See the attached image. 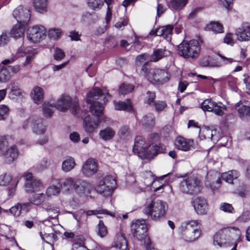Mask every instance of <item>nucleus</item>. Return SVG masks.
Returning <instances> with one entry per match:
<instances>
[{
	"label": "nucleus",
	"instance_id": "nucleus-1",
	"mask_svg": "<svg viewBox=\"0 0 250 250\" xmlns=\"http://www.w3.org/2000/svg\"><path fill=\"white\" fill-rule=\"evenodd\" d=\"M110 98L108 91L106 89L101 90L95 87L87 94L86 102L91 104L90 107V112L97 117L96 119H92L89 116H86L83 121L84 130L88 133H92L98 127L100 122V116L102 114L104 106L102 103L97 100L106 102Z\"/></svg>",
	"mask_w": 250,
	"mask_h": 250
},
{
	"label": "nucleus",
	"instance_id": "nucleus-2",
	"mask_svg": "<svg viewBox=\"0 0 250 250\" xmlns=\"http://www.w3.org/2000/svg\"><path fill=\"white\" fill-rule=\"evenodd\" d=\"M133 151L142 159L151 160L160 152V146L154 144L148 145L142 136H137L135 140Z\"/></svg>",
	"mask_w": 250,
	"mask_h": 250
},
{
	"label": "nucleus",
	"instance_id": "nucleus-3",
	"mask_svg": "<svg viewBox=\"0 0 250 250\" xmlns=\"http://www.w3.org/2000/svg\"><path fill=\"white\" fill-rule=\"evenodd\" d=\"M167 208L166 202L162 200H152L146 203L144 212L150 215L152 219L157 220L165 216Z\"/></svg>",
	"mask_w": 250,
	"mask_h": 250
},
{
	"label": "nucleus",
	"instance_id": "nucleus-4",
	"mask_svg": "<svg viewBox=\"0 0 250 250\" xmlns=\"http://www.w3.org/2000/svg\"><path fill=\"white\" fill-rule=\"evenodd\" d=\"M200 49L196 40L183 42L178 46V53L185 58H194L198 56Z\"/></svg>",
	"mask_w": 250,
	"mask_h": 250
},
{
	"label": "nucleus",
	"instance_id": "nucleus-5",
	"mask_svg": "<svg viewBox=\"0 0 250 250\" xmlns=\"http://www.w3.org/2000/svg\"><path fill=\"white\" fill-rule=\"evenodd\" d=\"M116 182L114 177L107 176L101 180L95 188L96 191L104 196H110L116 188Z\"/></svg>",
	"mask_w": 250,
	"mask_h": 250
},
{
	"label": "nucleus",
	"instance_id": "nucleus-6",
	"mask_svg": "<svg viewBox=\"0 0 250 250\" xmlns=\"http://www.w3.org/2000/svg\"><path fill=\"white\" fill-rule=\"evenodd\" d=\"M56 108L61 111H65L70 108L71 113L75 115L79 110L78 100L72 101L71 97L66 94H62L58 99L55 105Z\"/></svg>",
	"mask_w": 250,
	"mask_h": 250
},
{
	"label": "nucleus",
	"instance_id": "nucleus-7",
	"mask_svg": "<svg viewBox=\"0 0 250 250\" xmlns=\"http://www.w3.org/2000/svg\"><path fill=\"white\" fill-rule=\"evenodd\" d=\"M200 188V181L194 175L184 179L180 184V189L184 193L193 194L198 192Z\"/></svg>",
	"mask_w": 250,
	"mask_h": 250
},
{
	"label": "nucleus",
	"instance_id": "nucleus-8",
	"mask_svg": "<svg viewBox=\"0 0 250 250\" xmlns=\"http://www.w3.org/2000/svg\"><path fill=\"white\" fill-rule=\"evenodd\" d=\"M46 30L42 25H35L28 28L27 37L33 43L40 42L46 36Z\"/></svg>",
	"mask_w": 250,
	"mask_h": 250
},
{
	"label": "nucleus",
	"instance_id": "nucleus-9",
	"mask_svg": "<svg viewBox=\"0 0 250 250\" xmlns=\"http://www.w3.org/2000/svg\"><path fill=\"white\" fill-rule=\"evenodd\" d=\"M153 83H162L168 80V73L164 70L151 69L145 75Z\"/></svg>",
	"mask_w": 250,
	"mask_h": 250
},
{
	"label": "nucleus",
	"instance_id": "nucleus-10",
	"mask_svg": "<svg viewBox=\"0 0 250 250\" xmlns=\"http://www.w3.org/2000/svg\"><path fill=\"white\" fill-rule=\"evenodd\" d=\"M61 189L64 192H69L74 190L78 194H80V181L79 179L68 177L63 181L59 182Z\"/></svg>",
	"mask_w": 250,
	"mask_h": 250
},
{
	"label": "nucleus",
	"instance_id": "nucleus-11",
	"mask_svg": "<svg viewBox=\"0 0 250 250\" xmlns=\"http://www.w3.org/2000/svg\"><path fill=\"white\" fill-rule=\"evenodd\" d=\"M14 18L17 20L18 23L28 25L30 18V11L27 8H24L20 6L14 9L13 12Z\"/></svg>",
	"mask_w": 250,
	"mask_h": 250
},
{
	"label": "nucleus",
	"instance_id": "nucleus-12",
	"mask_svg": "<svg viewBox=\"0 0 250 250\" xmlns=\"http://www.w3.org/2000/svg\"><path fill=\"white\" fill-rule=\"evenodd\" d=\"M221 175L216 171H209L207 173L206 185L214 190L219 188L221 183Z\"/></svg>",
	"mask_w": 250,
	"mask_h": 250
},
{
	"label": "nucleus",
	"instance_id": "nucleus-13",
	"mask_svg": "<svg viewBox=\"0 0 250 250\" xmlns=\"http://www.w3.org/2000/svg\"><path fill=\"white\" fill-rule=\"evenodd\" d=\"M28 122L30 123L32 129L35 133L39 135L44 134L46 129V124L42 119L39 118H31Z\"/></svg>",
	"mask_w": 250,
	"mask_h": 250
},
{
	"label": "nucleus",
	"instance_id": "nucleus-14",
	"mask_svg": "<svg viewBox=\"0 0 250 250\" xmlns=\"http://www.w3.org/2000/svg\"><path fill=\"white\" fill-rule=\"evenodd\" d=\"M193 140L187 139L181 136L177 137L175 141V147L178 150L188 151L193 148Z\"/></svg>",
	"mask_w": 250,
	"mask_h": 250
},
{
	"label": "nucleus",
	"instance_id": "nucleus-15",
	"mask_svg": "<svg viewBox=\"0 0 250 250\" xmlns=\"http://www.w3.org/2000/svg\"><path fill=\"white\" fill-rule=\"evenodd\" d=\"M98 170V164L95 160L89 158L85 162L82 168V172L86 176H91Z\"/></svg>",
	"mask_w": 250,
	"mask_h": 250
},
{
	"label": "nucleus",
	"instance_id": "nucleus-16",
	"mask_svg": "<svg viewBox=\"0 0 250 250\" xmlns=\"http://www.w3.org/2000/svg\"><path fill=\"white\" fill-rule=\"evenodd\" d=\"M194 209L198 214L203 215L207 213L208 206L207 200L203 197H197L193 201Z\"/></svg>",
	"mask_w": 250,
	"mask_h": 250
},
{
	"label": "nucleus",
	"instance_id": "nucleus-17",
	"mask_svg": "<svg viewBox=\"0 0 250 250\" xmlns=\"http://www.w3.org/2000/svg\"><path fill=\"white\" fill-rule=\"evenodd\" d=\"M236 35L239 41H249L250 40V24L248 23H244L237 30Z\"/></svg>",
	"mask_w": 250,
	"mask_h": 250
},
{
	"label": "nucleus",
	"instance_id": "nucleus-18",
	"mask_svg": "<svg viewBox=\"0 0 250 250\" xmlns=\"http://www.w3.org/2000/svg\"><path fill=\"white\" fill-rule=\"evenodd\" d=\"M17 55L19 57L26 56V59L24 63V66H26L29 64L34 56V50H33L30 47H25L21 46L17 51Z\"/></svg>",
	"mask_w": 250,
	"mask_h": 250
},
{
	"label": "nucleus",
	"instance_id": "nucleus-19",
	"mask_svg": "<svg viewBox=\"0 0 250 250\" xmlns=\"http://www.w3.org/2000/svg\"><path fill=\"white\" fill-rule=\"evenodd\" d=\"M1 156L3 157L5 162L7 164H11L17 159L18 156V150L16 146H12L9 147L4 154Z\"/></svg>",
	"mask_w": 250,
	"mask_h": 250
},
{
	"label": "nucleus",
	"instance_id": "nucleus-20",
	"mask_svg": "<svg viewBox=\"0 0 250 250\" xmlns=\"http://www.w3.org/2000/svg\"><path fill=\"white\" fill-rule=\"evenodd\" d=\"M30 96L33 102L36 104H40L44 99V91L42 88L37 86L32 90Z\"/></svg>",
	"mask_w": 250,
	"mask_h": 250
},
{
	"label": "nucleus",
	"instance_id": "nucleus-21",
	"mask_svg": "<svg viewBox=\"0 0 250 250\" xmlns=\"http://www.w3.org/2000/svg\"><path fill=\"white\" fill-rule=\"evenodd\" d=\"M25 190L28 192L39 191L44 188L43 183L39 179H34L32 182L25 183Z\"/></svg>",
	"mask_w": 250,
	"mask_h": 250
},
{
	"label": "nucleus",
	"instance_id": "nucleus-22",
	"mask_svg": "<svg viewBox=\"0 0 250 250\" xmlns=\"http://www.w3.org/2000/svg\"><path fill=\"white\" fill-rule=\"evenodd\" d=\"M186 224V229H187L189 232L199 234L202 233V225L198 221L191 220L187 222Z\"/></svg>",
	"mask_w": 250,
	"mask_h": 250
},
{
	"label": "nucleus",
	"instance_id": "nucleus-23",
	"mask_svg": "<svg viewBox=\"0 0 250 250\" xmlns=\"http://www.w3.org/2000/svg\"><path fill=\"white\" fill-rule=\"evenodd\" d=\"M131 230L132 233L138 234H144L147 232V228L145 224V221H136L132 224Z\"/></svg>",
	"mask_w": 250,
	"mask_h": 250
},
{
	"label": "nucleus",
	"instance_id": "nucleus-24",
	"mask_svg": "<svg viewBox=\"0 0 250 250\" xmlns=\"http://www.w3.org/2000/svg\"><path fill=\"white\" fill-rule=\"evenodd\" d=\"M216 130L212 127L205 126L200 129L199 137L201 139H210L212 140Z\"/></svg>",
	"mask_w": 250,
	"mask_h": 250
},
{
	"label": "nucleus",
	"instance_id": "nucleus-25",
	"mask_svg": "<svg viewBox=\"0 0 250 250\" xmlns=\"http://www.w3.org/2000/svg\"><path fill=\"white\" fill-rule=\"evenodd\" d=\"M114 106L115 109L117 110H125L127 112L133 111V106L129 99L125 102H114Z\"/></svg>",
	"mask_w": 250,
	"mask_h": 250
},
{
	"label": "nucleus",
	"instance_id": "nucleus-26",
	"mask_svg": "<svg viewBox=\"0 0 250 250\" xmlns=\"http://www.w3.org/2000/svg\"><path fill=\"white\" fill-rule=\"evenodd\" d=\"M27 25L23 23H18L15 25L11 31V35L14 38H19L22 37L24 34L25 27Z\"/></svg>",
	"mask_w": 250,
	"mask_h": 250
},
{
	"label": "nucleus",
	"instance_id": "nucleus-27",
	"mask_svg": "<svg viewBox=\"0 0 250 250\" xmlns=\"http://www.w3.org/2000/svg\"><path fill=\"white\" fill-rule=\"evenodd\" d=\"M48 0H33V5L35 10L40 13L47 11Z\"/></svg>",
	"mask_w": 250,
	"mask_h": 250
},
{
	"label": "nucleus",
	"instance_id": "nucleus-28",
	"mask_svg": "<svg viewBox=\"0 0 250 250\" xmlns=\"http://www.w3.org/2000/svg\"><path fill=\"white\" fill-rule=\"evenodd\" d=\"M173 29V27L171 25H167L157 28V33L158 36H162L166 39L168 38L172 35Z\"/></svg>",
	"mask_w": 250,
	"mask_h": 250
},
{
	"label": "nucleus",
	"instance_id": "nucleus-29",
	"mask_svg": "<svg viewBox=\"0 0 250 250\" xmlns=\"http://www.w3.org/2000/svg\"><path fill=\"white\" fill-rule=\"evenodd\" d=\"M155 117L152 114L145 115L141 121L142 125L146 129L151 128L154 126Z\"/></svg>",
	"mask_w": 250,
	"mask_h": 250
},
{
	"label": "nucleus",
	"instance_id": "nucleus-30",
	"mask_svg": "<svg viewBox=\"0 0 250 250\" xmlns=\"http://www.w3.org/2000/svg\"><path fill=\"white\" fill-rule=\"evenodd\" d=\"M67 239H71V241L73 242V247L77 248L78 246H80V249L85 250L83 246L84 239L82 235H65Z\"/></svg>",
	"mask_w": 250,
	"mask_h": 250
},
{
	"label": "nucleus",
	"instance_id": "nucleus-31",
	"mask_svg": "<svg viewBox=\"0 0 250 250\" xmlns=\"http://www.w3.org/2000/svg\"><path fill=\"white\" fill-rule=\"evenodd\" d=\"M239 173L236 170H230L227 172L223 173L221 175L222 178L229 183H232L233 180L237 179Z\"/></svg>",
	"mask_w": 250,
	"mask_h": 250
},
{
	"label": "nucleus",
	"instance_id": "nucleus-32",
	"mask_svg": "<svg viewBox=\"0 0 250 250\" xmlns=\"http://www.w3.org/2000/svg\"><path fill=\"white\" fill-rule=\"evenodd\" d=\"M76 164L73 158L67 157L62 163V169L64 172L71 170L75 167Z\"/></svg>",
	"mask_w": 250,
	"mask_h": 250
},
{
	"label": "nucleus",
	"instance_id": "nucleus-33",
	"mask_svg": "<svg viewBox=\"0 0 250 250\" xmlns=\"http://www.w3.org/2000/svg\"><path fill=\"white\" fill-rule=\"evenodd\" d=\"M166 56V50L163 48L155 49L150 56V61L156 62Z\"/></svg>",
	"mask_w": 250,
	"mask_h": 250
},
{
	"label": "nucleus",
	"instance_id": "nucleus-34",
	"mask_svg": "<svg viewBox=\"0 0 250 250\" xmlns=\"http://www.w3.org/2000/svg\"><path fill=\"white\" fill-rule=\"evenodd\" d=\"M114 247L120 250H127V243L124 235H119L114 242Z\"/></svg>",
	"mask_w": 250,
	"mask_h": 250
},
{
	"label": "nucleus",
	"instance_id": "nucleus-35",
	"mask_svg": "<svg viewBox=\"0 0 250 250\" xmlns=\"http://www.w3.org/2000/svg\"><path fill=\"white\" fill-rule=\"evenodd\" d=\"M115 134V131L110 127L101 130L99 133L100 137L105 141L111 139L114 136Z\"/></svg>",
	"mask_w": 250,
	"mask_h": 250
},
{
	"label": "nucleus",
	"instance_id": "nucleus-36",
	"mask_svg": "<svg viewBox=\"0 0 250 250\" xmlns=\"http://www.w3.org/2000/svg\"><path fill=\"white\" fill-rule=\"evenodd\" d=\"M206 28L214 33H220L223 32V27L222 25L218 22H211L206 26Z\"/></svg>",
	"mask_w": 250,
	"mask_h": 250
},
{
	"label": "nucleus",
	"instance_id": "nucleus-37",
	"mask_svg": "<svg viewBox=\"0 0 250 250\" xmlns=\"http://www.w3.org/2000/svg\"><path fill=\"white\" fill-rule=\"evenodd\" d=\"M55 106H54L49 102H45L42 104V111L43 115L46 117H50L54 112Z\"/></svg>",
	"mask_w": 250,
	"mask_h": 250
},
{
	"label": "nucleus",
	"instance_id": "nucleus-38",
	"mask_svg": "<svg viewBox=\"0 0 250 250\" xmlns=\"http://www.w3.org/2000/svg\"><path fill=\"white\" fill-rule=\"evenodd\" d=\"M45 195L43 193H37L33 195L30 201L33 204L39 206L45 200Z\"/></svg>",
	"mask_w": 250,
	"mask_h": 250
},
{
	"label": "nucleus",
	"instance_id": "nucleus-39",
	"mask_svg": "<svg viewBox=\"0 0 250 250\" xmlns=\"http://www.w3.org/2000/svg\"><path fill=\"white\" fill-rule=\"evenodd\" d=\"M87 216H91L97 214H106L109 215L112 217L115 216V213L111 212L106 209L98 208L95 210H89L85 212Z\"/></svg>",
	"mask_w": 250,
	"mask_h": 250
},
{
	"label": "nucleus",
	"instance_id": "nucleus-40",
	"mask_svg": "<svg viewBox=\"0 0 250 250\" xmlns=\"http://www.w3.org/2000/svg\"><path fill=\"white\" fill-rule=\"evenodd\" d=\"M240 117L244 119L250 118V107L249 106L242 105L238 108Z\"/></svg>",
	"mask_w": 250,
	"mask_h": 250
},
{
	"label": "nucleus",
	"instance_id": "nucleus-41",
	"mask_svg": "<svg viewBox=\"0 0 250 250\" xmlns=\"http://www.w3.org/2000/svg\"><path fill=\"white\" fill-rule=\"evenodd\" d=\"M215 102L211 99L205 100L201 104V108L204 111L211 112Z\"/></svg>",
	"mask_w": 250,
	"mask_h": 250
},
{
	"label": "nucleus",
	"instance_id": "nucleus-42",
	"mask_svg": "<svg viewBox=\"0 0 250 250\" xmlns=\"http://www.w3.org/2000/svg\"><path fill=\"white\" fill-rule=\"evenodd\" d=\"M226 109V107L225 105H223L222 104H218L215 103L212 110L211 112H213L215 115L217 116H222L224 113V111Z\"/></svg>",
	"mask_w": 250,
	"mask_h": 250
},
{
	"label": "nucleus",
	"instance_id": "nucleus-43",
	"mask_svg": "<svg viewBox=\"0 0 250 250\" xmlns=\"http://www.w3.org/2000/svg\"><path fill=\"white\" fill-rule=\"evenodd\" d=\"M134 89L133 85L123 83L119 87V93L123 95L127 94L131 92Z\"/></svg>",
	"mask_w": 250,
	"mask_h": 250
},
{
	"label": "nucleus",
	"instance_id": "nucleus-44",
	"mask_svg": "<svg viewBox=\"0 0 250 250\" xmlns=\"http://www.w3.org/2000/svg\"><path fill=\"white\" fill-rule=\"evenodd\" d=\"M8 147V139L5 136H0V156L4 154Z\"/></svg>",
	"mask_w": 250,
	"mask_h": 250
},
{
	"label": "nucleus",
	"instance_id": "nucleus-45",
	"mask_svg": "<svg viewBox=\"0 0 250 250\" xmlns=\"http://www.w3.org/2000/svg\"><path fill=\"white\" fill-rule=\"evenodd\" d=\"M188 0H171V6L176 10L183 8L187 4Z\"/></svg>",
	"mask_w": 250,
	"mask_h": 250
},
{
	"label": "nucleus",
	"instance_id": "nucleus-46",
	"mask_svg": "<svg viewBox=\"0 0 250 250\" xmlns=\"http://www.w3.org/2000/svg\"><path fill=\"white\" fill-rule=\"evenodd\" d=\"M10 78V74L7 67H3L0 70V82L5 83Z\"/></svg>",
	"mask_w": 250,
	"mask_h": 250
},
{
	"label": "nucleus",
	"instance_id": "nucleus-47",
	"mask_svg": "<svg viewBox=\"0 0 250 250\" xmlns=\"http://www.w3.org/2000/svg\"><path fill=\"white\" fill-rule=\"evenodd\" d=\"M61 189L60 186V187L51 186L46 189V195L49 197L56 195L60 193Z\"/></svg>",
	"mask_w": 250,
	"mask_h": 250
},
{
	"label": "nucleus",
	"instance_id": "nucleus-48",
	"mask_svg": "<svg viewBox=\"0 0 250 250\" xmlns=\"http://www.w3.org/2000/svg\"><path fill=\"white\" fill-rule=\"evenodd\" d=\"M141 239V242L146 246V250H156L152 245L149 235H143Z\"/></svg>",
	"mask_w": 250,
	"mask_h": 250
},
{
	"label": "nucleus",
	"instance_id": "nucleus-49",
	"mask_svg": "<svg viewBox=\"0 0 250 250\" xmlns=\"http://www.w3.org/2000/svg\"><path fill=\"white\" fill-rule=\"evenodd\" d=\"M9 108L5 104L0 105V121L4 120L8 116Z\"/></svg>",
	"mask_w": 250,
	"mask_h": 250
},
{
	"label": "nucleus",
	"instance_id": "nucleus-50",
	"mask_svg": "<svg viewBox=\"0 0 250 250\" xmlns=\"http://www.w3.org/2000/svg\"><path fill=\"white\" fill-rule=\"evenodd\" d=\"M88 4L93 9H100L104 5L102 0H88Z\"/></svg>",
	"mask_w": 250,
	"mask_h": 250
},
{
	"label": "nucleus",
	"instance_id": "nucleus-51",
	"mask_svg": "<svg viewBox=\"0 0 250 250\" xmlns=\"http://www.w3.org/2000/svg\"><path fill=\"white\" fill-rule=\"evenodd\" d=\"M12 180L11 176L7 173H3L0 175V186H7Z\"/></svg>",
	"mask_w": 250,
	"mask_h": 250
},
{
	"label": "nucleus",
	"instance_id": "nucleus-52",
	"mask_svg": "<svg viewBox=\"0 0 250 250\" xmlns=\"http://www.w3.org/2000/svg\"><path fill=\"white\" fill-rule=\"evenodd\" d=\"M48 215V218L50 219H55L58 215L59 212V208H46Z\"/></svg>",
	"mask_w": 250,
	"mask_h": 250
},
{
	"label": "nucleus",
	"instance_id": "nucleus-53",
	"mask_svg": "<svg viewBox=\"0 0 250 250\" xmlns=\"http://www.w3.org/2000/svg\"><path fill=\"white\" fill-rule=\"evenodd\" d=\"M11 91L16 96H20L22 94V91L20 88L18 84L15 83H11L9 85Z\"/></svg>",
	"mask_w": 250,
	"mask_h": 250
},
{
	"label": "nucleus",
	"instance_id": "nucleus-54",
	"mask_svg": "<svg viewBox=\"0 0 250 250\" xmlns=\"http://www.w3.org/2000/svg\"><path fill=\"white\" fill-rule=\"evenodd\" d=\"M65 57V53L63 51L59 48H56L54 50V58L57 61H60L64 58Z\"/></svg>",
	"mask_w": 250,
	"mask_h": 250
},
{
	"label": "nucleus",
	"instance_id": "nucleus-55",
	"mask_svg": "<svg viewBox=\"0 0 250 250\" xmlns=\"http://www.w3.org/2000/svg\"><path fill=\"white\" fill-rule=\"evenodd\" d=\"M219 233H240L239 229L235 227H229V228H223L222 229H220L219 232Z\"/></svg>",
	"mask_w": 250,
	"mask_h": 250
},
{
	"label": "nucleus",
	"instance_id": "nucleus-56",
	"mask_svg": "<svg viewBox=\"0 0 250 250\" xmlns=\"http://www.w3.org/2000/svg\"><path fill=\"white\" fill-rule=\"evenodd\" d=\"M153 105L155 107V110L158 112L163 110L167 106L166 103L164 101H161L154 102Z\"/></svg>",
	"mask_w": 250,
	"mask_h": 250
},
{
	"label": "nucleus",
	"instance_id": "nucleus-57",
	"mask_svg": "<svg viewBox=\"0 0 250 250\" xmlns=\"http://www.w3.org/2000/svg\"><path fill=\"white\" fill-rule=\"evenodd\" d=\"M61 33V31L60 29L52 28L49 30L48 36L50 38L56 39L60 37Z\"/></svg>",
	"mask_w": 250,
	"mask_h": 250
},
{
	"label": "nucleus",
	"instance_id": "nucleus-58",
	"mask_svg": "<svg viewBox=\"0 0 250 250\" xmlns=\"http://www.w3.org/2000/svg\"><path fill=\"white\" fill-rule=\"evenodd\" d=\"M220 208L224 212L233 213L234 209L231 204L224 203L220 205Z\"/></svg>",
	"mask_w": 250,
	"mask_h": 250
},
{
	"label": "nucleus",
	"instance_id": "nucleus-59",
	"mask_svg": "<svg viewBox=\"0 0 250 250\" xmlns=\"http://www.w3.org/2000/svg\"><path fill=\"white\" fill-rule=\"evenodd\" d=\"M9 41V37L8 34L5 32H3L0 35V47L4 46Z\"/></svg>",
	"mask_w": 250,
	"mask_h": 250
},
{
	"label": "nucleus",
	"instance_id": "nucleus-60",
	"mask_svg": "<svg viewBox=\"0 0 250 250\" xmlns=\"http://www.w3.org/2000/svg\"><path fill=\"white\" fill-rule=\"evenodd\" d=\"M146 103L150 105L152 103H154V100L155 99V93L151 91H147L146 93Z\"/></svg>",
	"mask_w": 250,
	"mask_h": 250
},
{
	"label": "nucleus",
	"instance_id": "nucleus-61",
	"mask_svg": "<svg viewBox=\"0 0 250 250\" xmlns=\"http://www.w3.org/2000/svg\"><path fill=\"white\" fill-rule=\"evenodd\" d=\"M55 235H41L42 239L52 247L54 243V236Z\"/></svg>",
	"mask_w": 250,
	"mask_h": 250
},
{
	"label": "nucleus",
	"instance_id": "nucleus-62",
	"mask_svg": "<svg viewBox=\"0 0 250 250\" xmlns=\"http://www.w3.org/2000/svg\"><path fill=\"white\" fill-rule=\"evenodd\" d=\"M10 212L15 216H19L21 214V209L20 204H16L10 209Z\"/></svg>",
	"mask_w": 250,
	"mask_h": 250
},
{
	"label": "nucleus",
	"instance_id": "nucleus-63",
	"mask_svg": "<svg viewBox=\"0 0 250 250\" xmlns=\"http://www.w3.org/2000/svg\"><path fill=\"white\" fill-rule=\"evenodd\" d=\"M233 0H218L220 4L224 6L228 10L232 8V2Z\"/></svg>",
	"mask_w": 250,
	"mask_h": 250
},
{
	"label": "nucleus",
	"instance_id": "nucleus-64",
	"mask_svg": "<svg viewBox=\"0 0 250 250\" xmlns=\"http://www.w3.org/2000/svg\"><path fill=\"white\" fill-rule=\"evenodd\" d=\"M99 234H106L107 233L106 227L102 220H100L98 224Z\"/></svg>",
	"mask_w": 250,
	"mask_h": 250
}]
</instances>
